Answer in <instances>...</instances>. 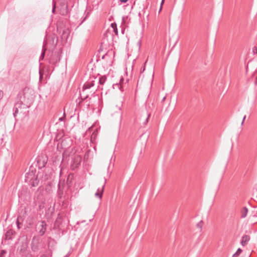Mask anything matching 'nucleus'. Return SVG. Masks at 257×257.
<instances>
[{"instance_id":"22","label":"nucleus","mask_w":257,"mask_h":257,"mask_svg":"<svg viewBox=\"0 0 257 257\" xmlns=\"http://www.w3.org/2000/svg\"><path fill=\"white\" fill-rule=\"evenodd\" d=\"M55 8H56L55 4H53V9H52V13H55Z\"/></svg>"},{"instance_id":"38","label":"nucleus","mask_w":257,"mask_h":257,"mask_svg":"<svg viewBox=\"0 0 257 257\" xmlns=\"http://www.w3.org/2000/svg\"><path fill=\"white\" fill-rule=\"evenodd\" d=\"M165 99H166V97L165 96L163 97L162 101H164Z\"/></svg>"},{"instance_id":"39","label":"nucleus","mask_w":257,"mask_h":257,"mask_svg":"<svg viewBox=\"0 0 257 257\" xmlns=\"http://www.w3.org/2000/svg\"><path fill=\"white\" fill-rule=\"evenodd\" d=\"M123 80V79H122V78H121V79H120V82L121 83V81H122Z\"/></svg>"},{"instance_id":"23","label":"nucleus","mask_w":257,"mask_h":257,"mask_svg":"<svg viewBox=\"0 0 257 257\" xmlns=\"http://www.w3.org/2000/svg\"><path fill=\"white\" fill-rule=\"evenodd\" d=\"M4 95L3 91L0 90V99H2Z\"/></svg>"},{"instance_id":"17","label":"nucleus","mask_w":257,"mask_h":257,"mask_svg":"<svg viewBox=\"0 0 257 257\" xmlns=\"http://www.w3.org/2000/svg\"><path fill=\"white\" fill-rule=\"evenodd\" d=\"M45 50H43L41 55L40 56V59H43L45 56Z\"/></svg>"},{"instance_id":"35","label":"nucleus","mask_w":257,"mask_h":257,"mask_svg":"<svg viewBox=\"0 0 257 257\" xmlns=\"http://www.w3.org/2000/svg\"><path fill=\"white\" fill-rule=\"evenodd\" d=\"M197 226L199 228V229H200V230L202 229V226L200 225V226Z\"/></svg>"},{"instance_id":"31","label":"nucleus","mask_w":257,"mask_h":257,"mask_svg":"<svg viewBox=\"0 0 257 257\" xmlns=\"http://www.w3.org/2000/svg\"><path fill=\"white\" fill-rule=\"evenodd\" d=\"M201 223H203L202 220H200V222L197 225H200Z\"/></svg>"},{"instance_id":"14","label":"nucleus","mask_w":257,"mask_h":257,"mask_svg":"<svg viewBox=\"0 0 257 257\" xmlns=\"http://www.w3.org/2000/svg\"><path fill=\"white\" fill-rule=\"evenodd\" d=\"M242 252V250L240 248H238L236 252L233 254L232 257H236L238 256Z\"/></svg>"},{"instance_id":"16","label":"nucleus","mask_w":257,"mask_h":257,"mask_svg":"<svg viewBox=\"0 0 257 257\" xmlns=\"http://www.w3.org/2000/svg\"><path fill=\"white\" fill-rule=\"evenodd\" d=\"M27 246L26 245H22L20 249V252H23L26 249Z\"/></svg>"},{"instance_id":"5","label":"nucleus","mask_w":257,"mask_h":257,"mask_svg":"<svg viewBox=\"0 0 257 257\" xmlns=\"http://www.w3.org/2000/svg\"><path fill=\"white\" fill-rule=\"evenodd\" d=\"M16 232L11 228L9 229L5 234L6 239L9 240L13 239V236L15 235Z\"/></svg>"},{"instance_id":"33","label":"nucleus","mask_w":257,"mask_h":257,"mask_svg":"<svg viewBox=\"0 0 257 257\" xmlns=\"http://www.w3.org/2000/svg\"><path fill=\"white\" fill-rule=\"evenodd\" d=\"M254 84H255V85H257V76H256V80H255V81L254 82Z\"/></svg>"},{"instance_id":"21","label":"nucleus","mask_w":257,"mask_h":257,"mask_svg":"<svg viewBox=\"0 0 257 257\" xmlns=\"http://www.w3.org/2000/svg\"><path fill=\"white\" fill-rule=\"evenodd\" d=\"M44 201H42V204H40L39 205V208L41 209V208H43L44 207Z\"/></svg>"},{"instance_id":"29","label":"nucleus","mask_w":257,"mask_h":257,"mask_svg":"<svg viewBox=\"0 0 257 257\" xmlns=\"http://www.w3.org/2000/svg\"><path fill=\"white\" fill-rule=\"evenodd\" d=\"M64 117H60V118H59V121H63V120H64Z\"/></svg>"},{"instance_id":"1","label":"nucleus","mask_w":257,"mask_h":257,"mask_svg":"<svg viewBox=\"0 0 257 257\" xmlns=\"http://www.w3.org/2000/svg\"><path fill=\"white\" fill-rule=\"evenodd\" d=\"M28 108L29 106L24 104L22 102H18L15 104L14 108L13 115L14 117H16L17 114H18L19 112L20 113L25 114L26 112H28L27 109Z\"/></svg>"},{"instance_id":"4","label":"nucleus","mask_w":257,"mask_h":257,"mask_svg":"<svg viewBox=\"0 0 257 257\" xmlns=\"http://www.w3.org/2000/svg\"><path fill=\"white\" fill-rule=\"evenodd\" d=\"M72 166L74 168H76L80 165L81 162V157L79 155H75L72 158Z\"/></svg>"},{"instance_id":"25","label":"nucleus","mask_w":257,"mask_h":257,"mask_svg":"<svg viewBox=\"0 0 257 257\" xmlns=\"http://www.w3.org/2000/svg\"><path fill=\"white\" fill-rule=\"evenodd\" d=\"M25 257H33L31 253H27Z\"/></svg>"},{"instance_id":"11","label":"nucleus","mask_w":257,"mask_h":257,"mask_svg":"<svg viewBox=\"0 0 257 257\" xmlns=\"http://www.w3.org/2000/svg\"><path fill=\"white\" fill-rule=\"evenodd\" d=\"M248 212V209L246 207H243L240 211L241 217L244 218L246 217Z\"/></svg>"},{"instance_id":"40","label":"nucleus","mask_w":257,"mask_h":257,"mask_svg":"<svg viewBox=\"0 0 257 257\" xmlns=\"http://www.w3.org/2000/svg\"><path fill=\"white\" fill-rule=\"evenodd\" d=\"M104 57H105V55H103L102 57V59H104Z\"/></svg>"},{"instance_id":"36","label":"nucleus","mask_w":257,"mask_h":257,"mask_svg":"<svg viewBox=\"0 0 257 257\" xmlns=\"http://www.w3.org/2000/svg\"><path fill=\"white\" fill-rule=\"evenodd\" d=\"M17 226V228H18V229H20L21 228V226L18 225V226Z\"/></svg>"},{"instance_id":"34","label":"nucleus","mask_w":257,"mask_h":257,"mask_svg":"<svg viewBox=\"0 0 257 257\" xmlns=\"http://www.w3.org/2000/svg\"><path fill=\"white\" fill-rule=\"evenodd\" d=\"M16 223H17V225H20V223H19V222L18 220L17 221Z\"/></svg>"},{"instance_id":"20","label":"nucleus","mask_w":257,"mask_h":257,"mask_svg":"<svg viewBox=\"0 0 257 257\" xmlns=\"http://www.w3.org/2000/svg\"><path fill=\"white\" fill-rule=\"evenodd\" d=\"M149 117H150V114H148V116H147V117L146 118V119H145V121L144 122V124H147V122H148V119H149Z\"/></svg>"},{"instance_id":"9","label":"nucleus","mask_w":257,"mask_h":257,"mask_svg":"<svg viewBox=\"0 0 257 257\" xmlns=\"http://www.w3.org/2000/svg\"><path fill=\"white\" fill-rule=\"evenodd\" d=\"M46 226H36V230H39V233L40 235L44 234L46 228Z\"/></svg>"},{"instance_id":"12","label":"nucleus","mask_w":257,"mask_h":257,"mask_svg":"<svg viewBox=\"0 0 257 257\" xmlns=\"http://www.w3.org/2000/svg\"><path fill=\"white\" fill-rule=\"evenodd\" d=\"M98 80L99 84L103 85L106 80V77L105 76H101L99 77Z\"/></svg>"},{"instance_id":"8","label":"nucleus","mask_w":257,"mask_h":257,"mask_svg":"<svg viewBox=\"0 0 257 257\" xmlns=\"http://www.w3.org/2000/svg\"><path fill=\"white\" fill-rule=\"evenodd\" d=\"M80 95L82 99H86L89 96L88 90H86L82 88V90L80 91Z\"/></svg>"},{"instance_id":"15","label":"nucleus","mask_w":257,"mask_h":257,"mask_svg":"<svg viewBox=\"0 0 257 257\" xmlns=\"http://www.w3.org/2000/svg\"><path fill=\"white\" fill-rule=\"evenodd\" d=\"M7 253V251L6 250L3 249L0 252V257H5V254Z\"/></svg>"},{"instance_id":"41","label":"nucleus","mask_w":257,"mask_h":257,"mask_svg":"<svg viewBox=\"0 0 257 257\" xmlns=\"http://www.w3.org/2000/svg\"><path fill=\"white\" fill-rule=\"evenodd\" d=\"M50 63H54V62L52 61V60H50Z\"/></svg>"},{"instance_id":"3","label":"nucleus","mask_w":257,"mask_h":257,"mask_svg":"<svg viewBox=\"0 0 257 257\" xmlns=\"http://www.w3.org/2000/svg\"><path fill=\"white\" fill-rule=\"evenodd\" d=\"M31 246L32 250L36 252L42 248V244L39 239L33 238L31 244Z\"/></svg>"},{"instance_id":"37","label":"nucleus","mask_w":257,"mask_h":257,"mask_svg":"<svg viewBox=\"0 0 257 257\" xmlns=\"http://www.w3.org/2000/svg\"><path fill=\"white\" fill-rule=\"evenodd\" d=\"M138 45H139V46H140V45H141V41H139L138 42Z\"/></svg>"},{"instance_id":"26","label":"nucleus","mask_w":257,"mask_h":257,"mask_svg":"<svg viewBox=\"0 0 257 257\" xmlns=\"http://www.w3.org/2000/svg\"><path fill=\"white\" fill-rule=\"evenodd\" d=\"M164 1H165V0H162L161 4V7H160V11H161V10L162 9V6L164 4Z\"/></svg>"},{"instance_id":"18","label":"nucleus","mask_w":257,"mask_h":257,"mask_svg":"<svg viewBox=\"0 0 257 257\" xmlns=\"http://www.w3.org/2000/svg\"><path fill=\"white\" fill-rule=\"evenodd\" d=\"M39 74H40L39 80H40V81H41L43 78V73L41 72V70L39 71Z\"/></svg>"},{"instance_id":"19","label":"nucleus","mask_w":257,"mask_h":257,"mask_svg":"<svg viewBox=\"0 0 257 257\" xmlns=\"http://www.w3.org/2000/svg\"><path fill=\"white\" fill-rule=\"evenodd\" d=\"M252 52H253V54H257V47H254L252 48Z\"/></svg>"},{"instance_id":"6","label":"nucleus","mask_w":257,"mask_h":257,"mask_svg":"<svg viewBox=\"0 0 257 257\" xmlns=\"http://www.w3.org/2000/svg\"><path fill=\"white\" fill-rule=\"evenodd\" d=\"M105 183H106V179L105 180L104 183L103 185L102 186V188L101 189H98L97 192L95 193V196L96 197H98L99 199H101Z\"/></svg>"},{"instance_id":"2","label":"nucleus","mask_w":257,"mask_h":257,"mask_svg":"<svg viewBox=\"0 0 257 257\" xmlns=\"http://www.w3.org/2000/svg\"><path fill=\"white\" fill-rule=\"evenodd\" d=\"M25 180L26 182H29L32 187H36L38 185L39 181L37 177H35L33 172L27 173L25 175Z\"/></svg>"},{"instance_id":"30","label":"nucleus","mask_w":257,"mask_h":257,"mask_svg":"<svg viewBox=\"0 0 257 257\" xmlns=\"http://www.w3.org/2000/svg\"><path fill=\"white\" fill-rule=\"evenodd\" d=\"M145 67L144 66L143 69H141V73H142L143 72H144L145 71Z\"/></svg>"},{"instance_id":"7","label":"nucleus","mask_w":257,"mask_h":257,"mask_svg":"<svg viewBox=\"0 0 257 257\" xmlns=\"http://www.w3.org/2000/svg\"><path fill=\"white\" fill-rule=\"evenodd\" d=\"M249 239H250V237L249 235H244L242 236L241 237V240L240 242L242 246H245L247 242L249 240Z\"/></svg>"},{"instance_id":"13","label":"nucleus","mask_w":257,"mask_h":257,"mask_svg":"<svg viewBox=\"0 0 257 257\" xmlns=\"http://www.w3.org/2000/svg\"><path fill=\"white\" fill-rule=\"evenodd\" d=\"M111 26L113 30V32L115 33L116 35H118V31L117 29V26L116 23H113L111 24Z\"/></svg>"},{"instance_id":"10","label":"nucleus","mask_w":257,"mask_h":257,"mask_svg":"<svg viewBox=\"0 0 257 257\" xmlns=\"http://www.w3.org/2000/svg\"><path fill=\"white\" fill-rule=\"evenodd\" d=\"M94 85V83L93 82H87V83H85L82 88L83 89H85L86 90H88L89 89H90L91 87L93 86Z\"/></svg>"},{"instance_id":"42","label":"nucleus","mask_w":257,"mask_h":257,"mask_svg":"<svg viewBox=\"0 0 257 257\" xmlns=\"http://www.w3.org/2000/svg\"><path fill=\"white\" fill-rule=\"evenodd\" d=\"M84 222H85V221H81V223H84Z\"/></svg>"},{"instance_id":"24","label":"nucleus","mask_w":257,"mask_h":257,"mask_svg":"<svg viewBox=\"0 0 257 257\" xmlns=\"http://www.w3.org/2000/svg\"><path fill=\"white\" fill-rule=\"evenodd\" d=\"M246 118V115H244L243 117V119H242V121L241 122V125H242L243 124V123H244V120Z\"/></svg>"},{"instance_id":"28","label":"nucleus","mask_w":257,"mask_h":257,"mask_svg":"<svg viewBox=\"0 0 257 257\" xmlns=\"http://www.w3.org/2000/svg\"><path fill=\"white\" fill-rule=\"evenodd\" d=\"M120 1L122 3H125L128 1V0H120Z\"/></svg>"},{"instance_id":"32","label":"nucleus","mask_w":257,"mask_h":257,"mask_svg":"<svg viewBox=\"0 0 257 257\" xmlns=\"http://www.w3.org/2000/svg\"><path fill=\"white\" fill-rule=\"evenodd\" d=\"M70 254V253L68 252L66 255H65L64 257H68Z\"/></svg>"},{"instance_id":"27","label":"nucleus","mask_w":257,"mask_h":257,"mask_svg":"<svg viewBox=\"0 0 257 257\" xmlns=\"http://www.w3.org/2000/svg\"><path fill=\"white\" fill-rule=\"evenodd\" d=\"M40 257H49V256L48 254H44L41 255Z\"/></svg>"}]
</instances>
